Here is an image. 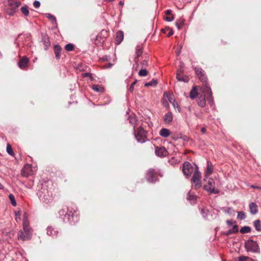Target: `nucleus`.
Returning <instances> with one entry per match:
<instances>
[{"label":"nucleus","mask_w":261,"mask_h":261,"mask_svg":"<svg viewBox=\"0 0 261 261\" xmlns=\"http://www.w3.org/2000/svg\"><path fill=\"white\" fill-rule=\"evenodd\" d=\"M21 3L16 0H8L7 6V12L9 15L13 16L16 12V9L20 5Z\"/></svg>","instance_id":"nucleus-5"},{"label":"nucleus","mask_w":261,"mask_h":261,"mask_svg":"<svg viewBox=\"0 0 261 261\" xmlns=\"http://www.w3.org/2000/svg\"><path fill=\"white\" fill-rule=\"evenodd\" d=\"M47 234L52 237H56L58 234V230L52 226H48L46 228Z\"/></svg>","instance_id":"nucleus-19"},{"label":"nucleus","mask_w":261,"mask_h":261,"mask_svg":"<svg viewBox=\"0 0 261 261\" xmlns=\"http://www.w3.org/2000/svg\"><path fill=\"white\" fill-rule=\"evenodd\" d=\"M157 84V81L155 80H152L151 81L149 82L146 83L145 84V87H149V86H154Z\"/></svg>","instance_id":"nucleus-36"},{"label":"nucleus","mask_w":261,"mask_h":261,"mask_svg":"<svg viewBox=\"0 0 261 261\" xmlns=\"http://www.w3.org/2000/svg\"><path fill=\"white\" fill-rule=\"evenodd\" d=\"M74 48V46L73 44L71 43H68L66 44L65 46V49L68 51H70L73 50Z\"/></svg>","instance_id":"nucleus-37"},{"label":"nucleus","mask_w":261,"mask_h":261,"mask_svg":"<svg viewBox=\"0 0 261 261\" xmlns=\"http://www.w3.org/2000/svg\"><path fill=\"white\" fill-rule=\"evenodd\" d=\"M137 81V80H135L134 82H133L130 86L129 87V91L130 92V93H133V91H134V86L135 85V84H136Z\"/></svg>","instance_id":"nucleus-42"},{"label":"nucleus","mask_w":261,"mask_h":261,"mask_svg":"<svg viewBox=\"0 0 261 261\" xmlns=\"http://www.w3.org/2000/svg\"><path fill=\"white\" fill-rule=\"evenodd\" d=\"M245 248L247 251L254 253L259 252V248L256 242L250 240L246 241L245 243Z\"/></svg>","instance_id":"nucleus-6"},{"label":"nucleus","mask_w":261,"mask_h":261,"mask_svg":"<svg viewBox=\"0 0 261 261\" xmlns=\"http://www.w3.org/2000/svg\"><path fill=\"white\" fill-rule=\"evenodd\" d=\"M23 231H28L32 232V228L29 226V222L27 218V214H24L23 216Z\"/></svg>","instance_id":"nucleus-18"},{"label":"nucleus","mask_w":261,"mask_h":261,"mask_svg":"<svg viewBox=\"0 0 261 261\" xmlns=\"http://www.w3.org/2000/svg\"><path fill=\"white\" fill-rule=\"evenodd\" d=\"M235 222H233L232 220H227L226 221V224L228 226H231L233 223H234Z\"/></svg>","instance_id":"nucleus-50"},{"label":"nucleus","mask_w":261,"mask_h":261,"mask_svg":"<svg viewBox=\"0 0 261 261\" xmlns=\"http://www.w3.org/2000/svg\"><path fill=\"white\" fill-rule=\"evenodd\" d=\"M147 132L142 127H139L137 130H134V135L137 141L141 143H145L147 141Z\"/></svg>","instance_id":"nucleus-4"},{"label":"nucleus","mask_w":261,"mask_h":261,"mask_svg":"<svg viewBox=\"0 0 261 261\" xmlns=\"http://www.w3.org/2000/svg\"><path fill=\"white\" fill-rule=\"evenodd\" d=\"M124 37L123 32L119 31L116 33L115 41L117 44H119L123 40Z\"/></svg>","instance_id":"nucleus-22"},{"label":"nucleus","mask_w":261,"mask_h":261,"mask_svg":"<svg viewBox=\"0 0 261 261\" xmlns=\"http://www.w3.org/2000/svg\"><path fill=\"white\" fill-rule=\"evenodd\" d=\"M250 212L252 215H255L258 212V206L255 202H251L249 205Z\"/></svg>","instance_id":"nucleus-21"},{"label":"nucleus","mask_w":261,"mask_h":261,"mask_svg":"<svg viewBox=\"0 0 261 261\" xmlns=\"http://www.w3.org/2000/svg\"><path fill=\"white\" fill-rule=\"evenodd\" d=\"M75 213V211L73 213L72 211H69L67 207L63 208L59 212V215L63 221L71 224H74L79 221V217Z\"/></svg>","instance_id":"nucleus-2"},{"label":"nucleus","mask_w":261,"mask_h":261,"mask_svg":"<svg viewBox=\"0 0 261 261\" xmlns=\"http://www.w3.org/2000/svg\"><path fill=\"white\" fill-rule=\"evenodd\" d=\"M2 56V54L1 52L0 51V58H1Z\"/></svg>","instance_id":"nucleus-62"},{"label":"nucleus","mask_w":261,"mask_h":261,"mask_svg":"<svg viewBox=\"0 0 261 261\" xmlns=\"http://www.w3.org/2000/svg\"><path fill=\"white\" fill-rule=\"evenodd\" d=\"M201 132L202 133H204L206 132V129L205 127H202L201 128Z\"/></svg>","instance_id":"nucleus-54"},{"label":"nucleus","mask_w":261,"mask_h":261,"mask_svg":"<svg viewBox=\"0 0 261 261\" xmlns=\"http://www.w3.org/2000/svg\"><path fill=\"white\" fill-rule=\"evenodd\" d=\"M92 89L98 92H102L104 91V88L101 86L94 84L92 87Z\"/></svg>","instance_id":"nucleus-28"},{"label":"nucleus","mask_w":261,"mask_h":261,"mask_svg":"<svg viewBox=\"0 0 261 261\" xmlns=\"http://www.w3.org/2000/svg\"><path fill=\"white\" fill-rule=\"evenodd\" d=\"M193 167L189 162H185L182 164V171L184 175L187 177H190L193 172Z\"/></svg>","instance_id":"nucleus-8"},{"label":"nucleus","mask_w":261,"mask_h":261,"mask_svg":"<svg viewBox=\"0 0 261 261\" xmlns=\"http://www.w3.org/2000/svg\"><path fill=\"white\" fill-rule=\"evenodd\" d=\"M165 19L166 21L170 22V21H172L174 19V17L172 15L168 16L166 17Z\"/></svg>","instance_id":"nucleus-48"},{"label":"nucleus","mask_w":261,"mask_h":261,"mask_svg":"<svg viewBox=\"0 0 261 261\" xmlns=\"http://www.w3.org/2000/svg\"><path fill=\"white\" fill-rule=\"evenodd\" d=\"M201 177V173L198 170L197 166H196V170L195 171L192 178V181L194 184L196 188H199L201 186L200 181Z\"/></svg>","instance_id":"nucleus-9"},{"label":"nucleus","mask_w":261,"mask_h":261,"mask_svg":"<svg viewBox=\"0 0 261 261\" xmlns=\"http://www.w3.org/2000/svg\"><path fill=\"white\" fill-rule=\"evenodd\" d=\"M251 187L253 188L259 189V188L258 187L254 186H251Z\"/></svg>","instance_id":"nucleus-56"},{"label":"nucleus","mask_w":261,"mask_h":261,"mask_svg":"<svg viewBox=\"0 0 261 261\" xmlns=\"http://www.w3.org/2000/svg\"><path fill=\"white\" fill-rule=\"evenodd\" d=\"M20 215H21V213L20 211L15 212V216H16L15 219H16V221H18V220H20Z\"/></svg>","instance_id":"nucleus-45"},{"label":"nucleus","mask_w":261,"mask_h":261,"mask_svg":"<svg viewBox=\"0 0 261 261\" xmlns=\"http://www.w3.org/2000/svg\"><path fill=\"white\" fill-rule=\"evenodd\" d=\"M254 226L257 231H261V221L259 220H256L254 222Z\"/></svg>","instance_id":"nucleus-30"},{"label":"nucleus","mask_w":261,"mask_h":261,"mask_svg":"<svg viewBox=\"0 0 261 261\" xmlns=\"http://www.w3.org/2000/svg\"><path fill=\"white\" fill-rule=\"evenodd\" d=\"M46 17L50 19L53 20L54 21L55 23H56V19L54 16L52 15L51 14H50L49 13H48L46 14Z\"/></svg>","instance_id":"nucleus-44"},{"label":"nucleus","mask_w":261,"mask_h":261,"mask_svg":"<svg viewBox=\"0 0 261 261\" xmlns=\"http://www.w3.org/2000/svg\"><path fill=\"white\" fill-rule=\"evenodd\" d=\"M195 71L198 79L202 83V86L200 87L201 91L203 93L207 92L209 94V96L207 97V101L210 105H212L213 103L212 92L210 86L207 83V77L205 75V72L202 68L199 67H195Z\"/></svg>","instance_id":"nucleus-1"},{"label":"nucleus","mask_w":261,"mask_h":261,"mask_svg":"<svg viewBox=\"0 0 261 261\" xmlns=\"http://www.w3.org/2000/svg\"><path fill=\"white\" fill-rule=\"evenodd\" d=\"M168 100L170 101V102L172 103V100H173V98L171 96H170L168 98Z\"/></svg>","instance_id":"nucleus-55"},{"label":"nucleus","mask_w":261,"mask_h":261,"mask_svg":"<svg viewBox=\"0 0 261 261\" xmlns=\"http://www.w3.org/2000/svg\"><path fill=\"white\" fill-rule=\"evenodd\" d=\"M47 184L48 185L49 182H45L42 184L41 190L39 192V196L40 198L44 199V201H49L53 196L51 189L48 190L46 189Z\"/></svg>","instance_id":"nucleus-3"},{"label":"nucleus","mask_w":261,"mask_h":261,"mask_svg":"<svg viewBox=\"0 0 261 261\" xmlns=\"http://www.w3.org/2000/svg\"><path fill=\"white\" fill-rule=\"evenodd\" d=\"M128 120L129 123L133 125L134 130H135V127L138 124V120L136 116L134 114H132L128 117Z\"/></svg>","instance_id":"nucleus-20"},{"label":"nucleus","mask_w":261,"mask_h":261,"mask_svg":"<svg viewBox=\"0 0 261 261\" xmlns=\"http://www.w3.org/2000/svg\"><path fill=\"white\" fill-rule=\"evenodd\" d=\"M231 210H232V209L230 207H229L227 210V212L229 213V212H230V211H231Z\"/></svg>","instance_id":"nucleus-59"},{"label":"nucleus","mask_w":261,"mask_h":261,"mask_svg":"<svg viewBox=\"0 0 261 261\" xmlns=\"http://www.w3.org/2000/svg\"><path fill=\"white\" fill-rule=\"evenodd\" d=\"M41 37V42L44 45V49L47 50L50 45L49 37L47 35L44 34H42Z\"/></svg>","instance_id":"nucleus-15"},{"label":"nucleus","mask_w":261,"mask_h":261,"mask_svg":"<svg viewBox=\"0 0 261 261\" xmlns=\"http://www.w3.org/2000/svg\"><path fill=\"white\" fill-rule=\"evenodd\" d=\"M198 95L197 87L196 86L193 87L190 92L189 97L191 99H194Z\"/></svg>","instance_id":"nucleus-25"},{"label":"nucleus","mask_w":261,"mask_h":261,"mask_svg":"<svg viewBox=\"0 0 261 261\" xmlns=\"http://www.w3.org/2000/svg\"><path fill=\"white\" fill-rule=\"evenodd\" d=\"M143 53L142 44H139L136 47V57L134 59L135 62L137 64L138 62V58L142 55Z\"/></svg>","instance_id":"nucleus-16"},{"label":"nucleus","mask_w":261,"mask_h":261,"mask_svg":"<svg viewBox=\"0 0 261 261\" xmlns=\"http://www.w3.org/2000/svg\"><path fill=\"white\" fill-rule=\"evenodd\" d=\"M148 72L145 69H141L138 74L140 76H145L147 75Z\"/></svg>","instance_id":"nucleus-38"},{"label":"nucleus","mask_w":261,"mask_h":261,"mask_svg":"<svg viewBox=\"0 0 261 261\" xmlns=\"http://www.w3.org/2000/svg\"><path fill=\"white\" fill-rule=\"evenodd\" d=\"M180 54L179 51H178L177 54L179 55Z\"/></svg>","instance_id":"nucleus-64"},{"label":"nucleus","mask_w":261,"mask_h":261,"mask_svg":"<svg viewBox=\"0 0 261 261\" xmlns=\"http://www.w3.org/2000/svg\"><path fill=\"white\" fill-rule=\"evenodd\" d=\"M173 105L175 108H176L177 109L178 111L179 112H180V108L177 103H174V102H173Z\"/></svg>","instance_id":"nucleus-49"},{"label":"nucleus","mask_w":261,"mask_h":261,"mask_svg":"<svg viewBox=\"0 0 261 261\" xmlns=\"http://www.w3.org/2000/svg\"><path fill=\"white\" fill-rule=\"evenodd\" d=\"M103 32H105V33H107V31H105V30H102L101 33H103Z\"/></svg>","instance_id":"nucleus-61"},{"label":"nucleus","mask_w":261,"mask_h":261,"mask_svg":"<svg viewBox=\"0 0 261 261\" xmlns=\"http://www.w3.org/2000/svg\"><path fill=\"white\" fill-rule=\"evenodd\" d=\"M32 232L28 231H22L20 230L17 233V239L22 241L29 240L32 238Z\"/></svg>","instance_id":"nucleus-11"},{"label":"nucleus","mask_w":261,"mask_h":261,"mask_svg":"<svg viewBox=\"0 0 261 261\" xmlns=\"http://www.w3.org/2000/svg\"><path fill=\"white\" fill-rule=\"evenodd\" d=\"M9 199L11 201L12 205L14 206H16L17 205V203L15 200L14 196L13 194H10L9 195Z\"/></svg>","instance_id":"nucleus-32"},{"label":"nucleus","mask_w":261,"mask_h":261,"mask_svg":"<svg viewBox=\"0 0 261 261\" xmlns=\"http://www.w3.org/2000/svg\"><path fill=\"white\" fill-rule=\"evenodd\" d=\"M7 152L9 154L12 156H13L14 155L13 149L9 144H8L7 145Z\"/></svg>","instance_id":"nucleus-35"},{"label":"nucleus","mask_w":261,"mask_h":261,"mask_svg":"<svg viewBox=\"0 0 261 261\" xmlns=\"http://www.w3.org/2000/svg\"><path fill=\"white\" fill-rule=\"evenodd\" d=\"M255 261L252 258L245 256H241L239 257L238 261Z\"/></svg>","instance_id":"nucleus-33"},{"label":"nucleus","mask_w":261,"mask_h":261,"mask_svg":"<svg viewBox=\"0 0 261 261\" xmlns=\"http://www.w3.org/2000/svg\"><path fill=\"white\" fill-rule=\"evenodd\" d=\"M180 68L177 70L176 73V79L179 81L187 83L189 81V79L188 76L182 75V70L181 68L183 67L184 64L182 63H180Z\"/></svg>","instance_id":"nucleus-13"},{"label":"nucleus","mask_w":261,"mask_h":261,"mask_svg":"<svg viewBox=\"0 0 261 261\" xmlns=\"http://www.w3.org/2000/svg\"><path fill=\"white\" fill-rule=\"evenodd\" d=\"M207 168H206V174L207 175H209L211 174H212V172H213V166L212 164L210 162L207 161Z\"/></svg>","instance_id":"nucleus-27"},{"label":"nucleus","mask_w":261,"mask_h":261,"mask_svg":"<svg viewBox=\"0 0 261 261\" xmlns=\"http://www.w3.org/2000/svg\"><path fill=\"white\" fill-rule=\"evenodd\" d=\"M160 135L163 137L167 138L170 135V131L167 128H162L160 131Z\"/></svg>","instance_id":"nucleus-26"},{"label":"nucleus","mask_w":261,"mask_h":261,"mask_svg":"<svg viewBox=\"0 0 261 261\" xmlns=\"http://www.w3.org/2000/svg\"><path fill=\"white\" fill-rule=\"evenodd\" d=\"M224 234L225 235H226V236H228L231 234H232V232H231L230 230L229 229L228 230H227V231L224 232Z\"/></svg>","instance_id":"nucleus-51"},{"label":"nucleus","mask_w":261,"mask_h":261,"mask_svg":"<svg viewBox=\"0 0 261 261\" xmlns=\"http://www.w3.org/2000/svg\"><path fill=\"white\" fill-rule=\"evenodd\" d=\"M29 59L26 57H23L18 63V67L21 69H26L28 65Z\"/></svg>","instance_id":"nucleus-17"},{"label":"nucleus","mask_w":261,"mask_h":261,"mask_svg":"<svg viewBox=\"0 0 261 261\" xmlns=\"http://www.w3.org/2000/svg\"><path fill=\"white\" fill-rule=\"evenodd\" d=\"M173 120V114L171 112L167 113L164 116V121L166 123H170Z\"/></svg>","instance_id":"nucleus-24"},{"label":"nucleus","mask_w":261,"mask_h":261,"mask_svg":"<svg viewBox=\"0 0 261 261\" xmlns=\"http://www.w3.org/2000/svg\"><path fill=\"white\" fill-rule=\"evenodd\" d=\"M112 66V64H109L108 66H107V68H110Z\"/></svg>","instance_id":"nucleus-57"},{"label":"nucleus","mask_w":261,"mask_h":261,"mask_svg":"<svg viewBox=\"0 0 261 261\" xmlns=\"http://www.w3.org/2000/svg\"><path fill=\"white\" fill-rule=\"evenodd\" d=\"M204 189L211 193L218 194L219 191L215 188V183L213 179L208 178L207 184L204 186Z\"/></svg>","instance_id":"nucleus-7"},{"label":"nucleus","mask_w":261,"mask_h":261,"mask_svg":"<svg viewBox=\"0 0 261 261\" xmlns=\"http://www.w3.org/2000/svg\"><path fill=\"white\" fill-rule=\"evenodd\" d=\"M251 229L249 226H244L240 229V232L242 233H247L251 232Z\"/></svg>","instance_id":"nucleus-31"},{"label":"nucleus","mask_w":261,"mask_h":261,"mask_svg":"<svg viewBox=\"0 0 261 261\" xmlns=\"http://www.w3.org/2000/svg\"><path fill=\"white\" fill-rule=\"evenodd\" d=\"M232 233H236L238 232V226L237 224H234L232 226V228L230 229Z\"/></svg>","instance_id":"nucleus-39"},{"label":"nucleus","mask_w":261,"mask_h":261,"mask_svg":"<svg viewBox=\"0 0 261 261\" xmlns=\"http://www.w3.org/2000/svg\"><path fill=\"white\" fill-rule=\"evenodd\" d=\"M120 4L121 5H122V4H123V3H122L121 2H120Z\"/></svg>","instance_id":"nucleus-63"},{"label":"nucleus","mask_w":261,"mask_h":261,"mask_svg":"<svg viewBox=\"0 0 261 261\" xmlns=\"http://www.w3.org/2000/svg\"><path fill=\"white\" fill-rule=\"evenodd\" d=\"M4 187L0 183V190L3 189Z\"/></svg>","instance_id":"nucleus-58"},{"label":"nucleus","mask_w":261,"mask_h":261,"mask_svg":"<svg viewBox=\"0 0 261 261\" xmlns=\"http://www.w3.org/2000/svg\"><path fill=\"white\" fill-rule=\"evenodd\" d=\"M55 56L57 59L59 60L61 58L62 48L59 45H55L54 47Z\"/></svg>","instance_id":"nucleus-23"},{"label":"nucleus","mask_w":261,"mask_h":261,"mask_svg":"<svg viewBox=\"0 0 261 261\" xmlns=\"http://www.w3.org/2000/svg\"><path fill=\"white\" fill-rule=\"evenodd\" d=\"M155 154L160 157H164L167 155L168 151L163 146L156 147L155 149Z\"/></svg>","instance_id":"nucleus-14"},{"label":"nucleus","mask_w":261,"mask_h":261,"mask_svg":"<svg viewBox=\"0 0 261 261\" xmlns=\"http://www.w3.org/2000/svg\"><path fill=\"white\" fill-rule=\"evenodd\" d=\"M141 66L142 68H145L148 66V61L146 60H143L141 63Z\"/></svg>","instance_id":"nucleus-43"},{"label":"nucleus","mask_w":261,"mask_h":261,"mask_svg":"<svg viewBox=\"0 0 261 261\" xmlns=\"http://www.w3.org/2000/svg\"><path fill=\"white\" fill-rule=\"evenodd\" d=\"M175 25L178 30H179L181 28V26L178 22H176Z\"/></svg>","instance_id":"nucleus-53"},{"label":"nucleus","mask_w":261,"mask_h":261,"mask_svg":"<svg viewBox=\"0 0 261 261\" xmlns=\"http://www.w3.org/2000/svg\"><path fill=\"white\" fill-rule=\"evenodd\" d=\"M187 199L191 203H195L196 201V197L194 195H191L189 192L187 194Z\"/></svg>","instance_id":"nucleus-34"},{"label":"nucleus","mask_w":261,"mask_h":261,"mask_svg":"<svg viewBox=\"0 0 261 261\" xmlns=\"http://www.w3.org/2000/svg\"><path fill=\"white\" fill-rule=\"evenodd\" d=\"M83 77H89L91 81L93 80L92 74L89 72H85L82 74Z\"/></svg>","instance_id":"nucleus-41"},{"label":"nucleus","mask_w":261,"mask_h":261,"mask_svg":"<svg viewBox=\"0 0 261 261\" xmlns=\"http://www.w3.org/2000/svg\"><path fill=\"white\" fill-rule=\"evenodd\" d=\"M166 14L168 15H170L171 14V10H168L166 11L165 12Z\"/></svg>","instance_id":"nucleus-52"},{"label":"nucleus","mask_w":261,"mask_h":261,"mask_svg":"<svg viewBox=\"0 0 261 261\" xmlns=\"http://www.w3.org/2000/svg\"><path fill=\"white\" fill-rule=\"evenodd\" d=\"M21 12L25 16H28L29 14V7L27 5H25L22 7L20 9Z\"/></svg>","instance_id":"nucleus-29"},{"label":"nucleus","mask_w":261,"mask_h":261,"mask_svg":"<svg viewBox=\"0 0 261 261\" xmlns=\"http://www.w3.org/2000/svg\"><path fill=\"white\" fill-rule=\"evenodd\" d=\"M245 217H246L245 214L243 212L240 211V212H238V218H240V219L243 220V219H244L245 218Z\"/></svg>","instance_id":"nucleus-40"},{"label":"nucleus","mask_w":261,"mask_h":261,"mask_svg":"<svg viewBox=\"0 0 261 261\" xmlns=\"http://www.w3.org/2000/svg\"><path fill=\"white\" fill-rule=\"evenodd\" d=\"M166 30L169 31V32L167 34L168 37H170L173 35V31L171 29H170L168 27V28H166Z\"/></svg>","instance_id":"nucleus-46"},{"label":"nucleus","mask_w":261,"mask_h":261,"mask_svg":"<svg viewBox=\"0 0 261 261\" xmlns=\"http://www.w3.org/2000/svg\"><path fill=\"white\" fill-rule=\"evenodd\" d=\"M156 173L153 169H149L146 173V178L148 181L154 182L156 181Z\"/></svg>","instance_id":"nucleus-12"},{"label":"nucleus","mask_w":261,"mask_h":261,"mask_svg":"<svg viewBox=\"0 0 261 261\" xmlns=\"http://www.w3.org/2000/svg\"><path fill=\"white\" fill-rule=\"evenodd\" d=\"M33 6L35 8H38L40 6V3L39 1H36L33 3Z\"/></svg>","instance_id":"nucleus-47"},{"label":"nucleus","mask_w":261,"mask_h":261,"mask_svg":"<svg viewBox=\"0 0 261 261\" xmlns=\"http://www.w3.org/2000/svg\"><path fill=\"white\" fill-rule=\"evenodd\" d=\"M172 138L173 140H176L177 139V138H176L175 137H173V136L172 137Z\"/></svg>","instance_id":"nucleus-60"},{"label":"nucleus","mask_w":261,"mask_h":261,"mask_svg":"<svg viewBox=\"0 0 261 261\" xmlns=\"http://www.w3.org/2000/svg\"><path fill=\"white\" fill-rule=\"evenodd\" d=\"M209 96V94L207 93H203L201 91V88H200V91L199 93V96L197 99V103L199 106L201 107H204L206 104V98L207 100V97Z\"/></svg>","instance_id":"nucleus-10"}]
</instances>
